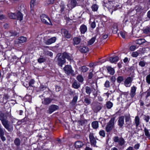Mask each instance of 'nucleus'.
<instances>
[{"label": "nucleus", "mask_w": 150, "mask_h": 150, "mask_svg": "<svg viewBox=\"0 0 150 150\" xmlns=\"http://www.w3.org/2000/svg\"><path fill=\"white\" fill-rule=\"evenodd\" d=\"M66 58L69 60L72 59L71 56L67 54H63L62 55H60L58 59V64L60 66L62 67V65L65 63V59Z\"/></svg>", "instance_id": "nucleus-1"}, {"label": "nucleus", "mask_w": 150, "mask_h": 150, "mask_svg": "<svg viewBox=\"0 0 150 150\" xmlns=\"http://www.w3.org/2000/svg\"><path fill=\"white\" fill-rule=\"evenodd\" d=\"M115 120V117H112L107 123L105 127V130L107 132H109L112 129L114 126Z\"/></svg>", "instance_id": "nucleus-2"}, {"label": "nucleus", "mask_w": 150, "mask_h": 150, "mask_svg": "<svg viewBox=\"0 0 150 150\" xmlns=\"http://www.w3.org/2000/svg\"><path fill=\"white\" fill-rule=\"evenodd\" d=\"M65 73L67 75H71L74 76V71L72 69L71 65H66L63 68Z\"/></svg>", "instance_id": "nucleus-3"}, {"label": "nucleus", "mask_w": 150, "mask_h": 150, "mask_svg": "<svg viewBox=\"0 0 150 150\" xmlns=\"http://www.w3.org/2000/svg\"><path fill=\"white\" fill-rule=\"evenodd\" d=\"M2 123L4 127L9 132H11L13 130V125L10 124L8 120H6L4 121H3Z\"/></svg>", "instance_id": "nucleus-4"}, {"label": "nucleus", "mask_w": 150, "mask_h": 150, "mask_svg": "<svg viewBox=\"0 0 150 150\" xmlns=\"http://www.w3.org/2000/svg\"><path fill=\"white\" fill-rule=\"evenodd\" d=\"M112 139L115 142L117 143L120 146H122L125 143V141L122 137H119L118 136H115Z\"/></svg>", "instance_id": "nucleus-5"}, {"label": "nucleus", "mask_w": 150, "mask_h": 150, "mask_svg": "<svg viewBox=\"0 0 150 150\" xmlns=\"http://www.w3.org/2000/svg\"><path fill=\"white\" fill-rule=\"evenodd\" d=\"M40 18L43 23L47 25H50L51 22L49 17L46 15L44 14L40 16Z\"/></svg>", "instance_id": "nucleus-6"}, {"label": "nucleus", "mask_w": 150, "mask_h": 150, "mask_svg": "<svg viewBox=\"0 0 150 150\" xmlns=\"http://www.w3.org/2000/svg\"><path fill=\"white\" fill-rule=\"evenodd\" d=\"M89 138L91 145L94 147H97V146L96 145V138L95 137L94 134L93 133H90Z\"/></svg>", "instance_id": "nucleus-7"}, {"label": "nucleus", "mask_w": 150, "mask_h": 150, "mask_svg": "<svg viewBox=\"0 0 150 150\" xmlns=\"http://www.w3.org/2000/svg\"><path fill=\"white\" fill-rule=\"evenodd\" d=\"M133 79V77H127L124 82V85L127 87H129L131 86V84Z\"/></svg>", "instance_id": "nucleus-8"}, {"label": "nucleus", "mask_w": 150, "mask_h": 150, "mask_svg": "<svg viewBox=\"0 0 150 150\" xmlns=\"http://www.w3.org/2000/svg\"><path fill=\"white\" fill-rule=\"evenodd\" d=\"M124 124V117L123 116H121L118 118L117 125L120 128H122Z\"/></svg>", "instance_id": "nucleus-9"}, {"label": "nucleus", "mask_w": 150, "mask_h": 150, "mask_svg": "<svg viewBox=\"0 0 150 150\" xmlns=\"http://www.w3.org/2000/svg\"><path fill=\"white\" fill-rule=\"evenodd\" d=\"M62 35L67 38H70L71 37V35L69 31L65 29H62L61 30Z\"/></svg>", "instance_id": "nucleus-10"}, {"label": "nucleus", "mask_w": 150, "mask_h": 150, "mask_svg": "<svg viewBox=\"0 0 150 150\" xmlns=\"http://www.w3.org/2000/svg\"><path fill=\"white\" fill-rule=\"evenodd\" d=\"M77 2L76 0H71L70 3L67 5L68 8L70 9H71L75 7L77 4Z\"/></svg>", "instance_id": "nucleus-11"}, {"label": "nucleus", "mask_w": 150, "mask_h": 150, "mask_svg": "<svg viewBox=\"0 0 150 150\" xmlns=\"http://www.w3.org/2000/svg\"><path fill=\"white\" fill-rule=\"evenodd\" d=\"M81 38L75 37L72 39V44L74 45H78L81 42Z\"/></svg>", "instance_id": "nucleus-12"}, {"label": "nucleus", "mask_w": 150, "mask_h": 150, "mask_svg": "<svg viewBox=\"0 0 150 150\" xmlns=\"http://www.w3.org/2000/svg\"><path fill=\"white\" fill-rule=\"evenodd\" d=\"M26 38L24 37H21L15 41V44H18L19 43H23L26 41Z\"/></svg>", "instance_id": "nucleus-13"}, {"label": "nucleus", "mask_w": 150, "mask_h": 150, "mask_svg": "<svg viewBox=\"0 0 150 150\" xmlns=\"http://www.w3.org/2000/svg\"><path fill=\"white\" fill-rule=\"evenodd\" d=\"M137 88L134 85L131 88L130 95L132 98H133L136 95Z\"/></svg>", "instance_id": "nucleus-14"}, {"label": "nucleus", "mask_w": 150, "mask_h": 150, "mask_svg": "<svg viewBox=\"0 0 150 150\" xmlns=\"http://www.w3.org/2000/svg\"><path fill=\"white\" fill-rule=\"evenodd\" d=\"M79 29L81 34H84L87 31V28L86 25L83 24L81 26Z\"/></svg>", "instance_id": "nucleus-15"}, {"label": "nucleus", "mask_w": 150, "mask_h": 150, "mask_svg": "<svg viewBox=\"0 0 150 150\" xmlns=\"http://www.w3.org/2000/svg\"><path fill=\"white\" fill-rule=\"evenodd\" d=\"M52 99L49 98H44L42 101V104L45 105H48L52 101Z\"/></svg>", "instance_id": "nucleus-16"}, {"label": "nucleus", "mask_w": 150, "mask_h": 150, "mask_svg": "<svg viewBox=\"0 0 150 150\" xmlns=\"http://www.w3.org/2000/svg\"><path fill=\"white\" fill-rule=\"evenodd\" d=\"M56 40V38L55 37L52 38L50 39H48L45 42V43L47 45H50L55 42Z\"/></svg>", "instance_id": "nucleus-17"}, {"label": "nucleus", "mask_w": 150, "mask_h": 150, "mask_svg": "<svg viewBox=\"0 0 150 150\" xmlns=\"http://www.w3.org/2000/svg\"><path fill=\"white\" fill-rule=\"evenodd\" d=\"M125 122L126 125V127L129 128L130 127V124L129 122L130 121L131 118L129 116H125Z\"/></svg>", "instance_id": "nucleus-18"}, {"label": "nucleus", "mask_w": 150, "mask_h": 150, "mask_svg": "<svg viewBox=\"0 0 150 150\" xmlns=\"http://www.w3.org/2000/svg\"><path fill=\"white\" fill-rule=\"evenodd\" d=\"M72 87L74 88L78 89L80 87V83L76 80H74L72 84Z\"/></svg>", "instance_id": "nucleus-19"}, {"label": "nucleus", "mask_w": 150, "mask_h": 150, "mask_svg": "<svg viewBox=\"0 0 150 150\" xmlns=\"http://www.w3.org/2000/svg\"><path fill=\"white\" fill-rule=\"evenodd\" d=\"M56 109V106L55 105H52L49 107V111L50 114H51Z\"/></svg>", "instance_id": "nucleus-20"}, {"label": "nucleus", "mask_w": 150, "mask_h": 150, "mask_svg": "<svg viewBox=\"0 0 150 150\" xmlns=\"http://www.w3.org/2000/svg\"><path fill=\"white\" fill-rule=\"evenodd\" d=\"M83 143L80 141H76L75 143V147L77 148H79L81 147L83 145Z\"/></svg>", "instance_id": "nucleus-21"}, {"label": "nucleus", "mask_w": 150, "mask_h": 150, "mask_svg": "<svg viewBox=\"0 0 150 150\" xmlns=\"http://www.w3.org/2000/svg\"><path fill=\"white\" fill-rule=\"evenodd\" d=\"M92 127L93 128L95 129H96L99 127L98 122V121H94L91 123Z\"/></svg>", "instance_id": "nucleus-22"}, {"label": "nucleus", "mask_w": 150, "mask_h": 150, "mask_svg": "<svg viewBox=\"0 0 150 150\" xmlns=\"http://www.w3.org/2000/svg\"><path fill=\"white\" fill-rule=\"evenodd\" d=\"M7 117L6 115H5L4 114L0 111V120L2 122L3 121H4L7 119Z\"/></svg>", "instance_id": "nucleus-23"}, {"label": "nucleus", "mask_w": 150, "mask_h": 150, "mask_svg": "<svg viewBox=\"0 0 150 150\" xmlns=\"http://www.w3.org/2000/svg\"><path fill=\"white\" fill-rule=\"evenodd\" d=\"M16 18L18 20L21 21L23 19V16L22 13L19 11H18L16 13Z\"/></svg>", "instance_id": "nucleus-24"}, {"label": "nucleus", "mask_w": 150, "mask_h": 150, "mask_svg": "<svg viewBox=\"0 0 150 150\" xmlns=\"http://www.w3.org/2000/svg\"><path fill=\"white\" fill-rule=\"evenodd\" d=\"M136 127L137 128L140 124V119L138 116L135 117L134 119Z\"/></svg>", "instance_id": "nucleus-25"}, {"label": "nucleus", "mask_w": 150, "mask_h": 150, "mask_svg": "<svg viewBox=\"0 0 150 150\" xmlns=\"http://www.w3.org/2000/svg\"><path fill=\"white\" fill-rule=\"evenodd\" d=\"M79 50L82 53H86L88 51L89 49L86 47H82L80 48Z\"/></svg>", "instance_id": "nucleus-26"}, {"label": "nucleus", "mask_w": 150, "mask_h": 150, "mask_svg": "<svg viewBox=\"0 0 150 150\" xmlns=\"http://www.w3.org/2000/svg\"><path fill=\"white\" fill-rule=\"evenodd\" d=\"M144 131L145 133V135L150 140V134L149 133V130L147 129L146 127H145L144 128Z\"/></svg>", "instance_id": "nucleus-27"}, {"label": "nucleus", "mask_w": 150, "mask_h": 150, "mask_svg": "<svg viewBox=\"0 0 150 150\" xmlns=\"http://www.w3.org/2000/svg\"><path fill=\"white\" fill-rule=\"evenodd\" d=\"M107 70L110 74L111 75H113L115 73L114 69L113 68H112L110 67H108L107 68Z\"/></svg>", "instance_id": "nucleus-28"}, {"label": "nucleus", "mask_w": 150, "mask_h": 150, "mask_svg": "<svg viewBox=\"0 0 150 150\" xmlns=\"http://www.w3.org/2000/svg\"><path fill=\"white\" fill-rule=\"evenodd\" d=\"M119 58L117 56H116L114 57H111L110 58V61L112 63H115L117 62Z\"/></svg>", "instance_id": "nucleus-29"}, {"label": "nucleus", "mask_w": 150, "mask_h": 150, "mask_svg": "<svg viewBox=\"0 0 150 150\" xmlns=\"http://www.w3.org/2000/svg\"><path fill=\"white\" fill-rule=\"evenodd\" d=\"M86 92L87 94L90 95L93 91L92 89L88 86H86L85 87Z\"/></svg>", "instance_id": "nucleus-30"}, {"label": "nucleus", "mask_w": 150, "mask_h": 150, "mask_svg": "<svg viewBox=\"0 0 150 150\" xmlns=\"http://www.w3.org/2000/svg\"><path fill=\"white\" fill-rule=\"evenodd\" d=\"M143 33L146 34L150 33V26H147L143 30Z\"/></svg>", "instance_id": "nucleus-31"}, {"label": "nucleus", "mask_w": 150, "mask_h": 150, "mask_svg": "<svg viewBox=\"0 0 150 150\" xmlns=\"http://www.w3.org/2000/svg\"><path fill=\"white\" fill-rule=\"evenodd\" d=\"M106 106L108 109H110L113 106V103L110 101H108L106 103Z\"/></svg>", "instance_id": "nucleus-32"}, {"label": "nucleus", "mask_w": 150, "mask_h": 150, "mask_svg": "<svg viewBox=\"0 0 150 150\" xmlns=\"http://www.w3.org/2000/svg\"><path fill=\"white\" fill-rule=\"evenodd\" d=\"M98 6L96 4L93 5L91 6L92 10L93 11H97L98 9Z\"/></svg>", "instance_id": "nucleus-33"}, {"label": "nucleus", "mask_w": 150, "mask_h": 150, "mask_svg": "<svg viewBox=\"0 0 150 150\" xmlns=\"http://www.w3.org/2000/svg\"><path fill=\"white\" fill-rule=\"evenodd\" d=\"M14 143L15 145L17 146H18L20 144V140L19 138H16L14 141Z\"/></svg>", "instance_id": "nucleus-34"}, {"label": "nucleus", "mask_w": 150, "mask_h": 150, "mask_svg": "<svg viewBox=\"0 0 150 150\" xmlns=\"http://www.w3.org/2000/svg\"><path fill=\"white\" fill-rule=\"evenodd\" d=\"M35 0H31L30 2V8L31 10H33L34 7L35 5Z\"/></svg>", "instance_id": "nucleus-35"}, {"label": "nucleus", "mask_w": 150, "mask_h": 150, "mask_svg": "<svg viewBox=\"0 0 150 150\" xmlns=\"http://www.w3.org/2000/svg\"><path fill=\"white\" fill-rule=\"evenodd\" d=\"M91 89L92 91L93 90L94 91H96L97 89V84L95 83H93L91 85Z\"/></svg>", "instance_id": "nucleus-36"}, {"label": "nucleus", "mask_w": 150, "mask_h": 150, "mask_svg": "<svg viewBox=\"0 0 150 150\" xmlns=\"http://www.w3.org/2000/svg\"><path fill=\"white\" fill-rule=\"evenodd\" d=\"M8 15L9 18H11L15 19L16 18V16L14 13H9Z\"/></svg>", "instance_id": "nucleus-37"}, {"label": "nucleus", "mask_w": 150, "mask_h": 150, "mask_svg": "<svg viewBox=\"0 0 150 150\" xmlns=\"http://www.w3.org/2000/svg\"><path fill=\"white\" fill-rule=\"evenodd\" d=\"M144 42V40L143 39H139L136 41V43L138 44H142Z\"/></svg>", "instance_id": "nucleus-38"}, {"label": "nucleus", "mask_w": 150, "mask_h": 150, "mask_svg": "<svg viewBox=\"0 0 150 150\" xmlns=\"http://www.w3.org/2000/svg\"><path fill=\"white\" fill-rule=\"evenodd\" d=\"M96 39V38L94 37L92 38L89 41H88V45H92L95 42Z\"/></svg>", "instance_id": "nucleus-39"}, {"label": "nucleus", "mask_w": 150, "mask_h": 150, "mask_svg": "<svg viewBox=\"0 0 150 150\" xmlns=\"http://www.w3.org/2000/svg\"><path fill=\"white\" fill-rule=\"evenodd\" d=\"M124 77L122 76H119L117 79V81L119 83H120L124 80Z\"/></svg>", "instance_id": "nucleus-40"}, {"label": "nucleus", "mask_w": 150, "mask_h": 150, "mask_svg": "<svg viewBox=\"0 0 150 150\" xmlns=\"http://www.w3.org/2000/svg\"><path fill=\"white\" fill-rule=\"evenodd\" d=\"M77 79L80 82H82L83 81V79L81 75H78L77 77Z\"/></svg>", "instance_id": "nucleus-41"}, {"label": "nucleus", "mask_w": 150, "mask_h": 150, "mask_svg": "<svg viewBox=\"0 0 150 150\" xmlns=\"http://www.w3.org/2000/svg\"><path fill=\"white\" fill-rule=\"evenodd\" d=\"M78 99V97L77 96H74L71 102V103L72 105H75L77 101V100Z\"/></svg>", "instance_id": "nucleus-42"}, {"label": "nucleus", "mask_w": 150, "mask_h": 150, "mask_svg": "<svg viewBox=\"0 0 150 150\" xmlns=\"http://www.w3.org/2000/svg\"><path fill=\"white\" fill-rule=\"evenodd\" d=\"M46 59L43 57H40L38 59V61L39 63H42L45 61Z\"/></svg>", "instance_id": "nucleus-43"}, {"label": "nucleus", "mask_w": 150, "mask_h": 150, "mask_svg": "<svg viewBox=\"0 0 150 150\" xmlns=\"http://www.w3.org/2000/svg\"><path fill=\"white\" fill-rule=\"evenodd\" d=\"M139 53L137 51L133 52L131 54V56L133 57H136L139 55Z\"/></svg>", "instance_id": "nucleus-44"}, {"label": "nucleus", "mask_w": 150, "mask_h": 150, "mask_svg": "<svg viewBox=\"0 0 150 150\" xmlns=\"http://www.w3.org/2000/svg\"><path fill=\"white\" fill-rule=\"evenodd\" d=\"M81 69L82 72H85L88 70V68L85 66H83L81 67Z\"/></svg>", "instance_id": "nucleus-45"}, {"label": "nucleus", "mask_w": 150, "mask_h": 150, "mask_svg": "<svg viewBox=\"0 0 150 150\" xmlns=\"http://www.w3.org/2000/svg\"><path fill=\"white\" fill-rule=\"evenodd\" d=\"M104 86L106 88H109L110 87V82L109 81H106L104 84Z\"/></svg>", "instance_id": "nucleus-46"}, {"label": "nucleus", "mask_w": 150, "mask_h": 150, "mask_svg": "<svg viewBox=\"0 0 150 150\" xmlns=\"http://www.w3.org/2000/svg\"><path fill=\"white\" fill-rule=\"evenodd\" d=\"M139 64L140 66L142 67H144L146 64V62L144 61H141L139 62Z\"/></svg>", "instance_id": "nucleus-47"}, {"label": "nucleus", "mask_w": 150, "mask_h": 150, "mask_svg": "<svg viewBox=\"0 0 150 150\" xmlns=\"http://www.w3.org/2000/svg\"><path fill=\"white\" fill-rule=\"evenodd\" d=\"M99 134L100 136H102L103 137H104L105 136V133L104 130H102L99 132Z\"/></svg>", "instance_id": "nucleus-48"}, {"label": "nucleus", "mask_w": 150, "mask_h": 150, "mask_svg": "<svg viewBox=\"0 0 150 150\" xmlns=\"http://www.w3.org/2000/svg\"><path fill=\"white\" fill-rule=\"evenodd\" d=\"M146 81L147 83L148 84H150V74L146 76Z\"/></svg>", "instance_id": "nucleus-49"}, {"label": "nucleus", "mask_w": 150, "mask_h": 150, "mask_svg": "<svg viewBox=\"0 0 150 150\" xmlns=\"http://www.w3.org/2000/svg\"><path fill=\"white\" fill-rule=\"evenodd\" d=\"M110 79L111 82L113 83H114L115 81V77L114 76H112L111 77Z\"/></svg>", "instance_id": "nucleus-50"}, {"label": "nucleus", "mask_w": 150, "mask_h": 150, "mask_svg": "<svg viewBox=\"0 0 150 150\" xmlns=\"http://www.w3.org/2000/svg\"><path fill=\"white\" fill-rule=\"evenodd\" d=\"M126 34V33L125 32L121 31L120 33L121 36L123 38H125Z\"/></svg>", "instance_id": "nucleus-51"}, {"label": "nucleus", "mask_w": 150, "mask_h": 150, "mask_svg": "<svg viewBox=\"0 0 150 150\" xmlns=\"http://www.w3.org/2000/svg\"><path fill=\"white\" fill-rule=\"evenodd\" d=\"M44 53L45 55H48L50 56H52L53 55V54L51 52L48 51L45 52Z\"/></svg>", "instance_id": "nucleus-52"}, {"label": "nucleus", "mask_w": 150, "mask_h": 150, "mask_svg": "<svg viewBox=\"0 0 150 150\" xmlns=\"http://www.w3.org/2000/svg\"><path fill=\"white\" fill-rule=\"evenodd\" d=\"M84 102L88 104L91 103L90 99L87 98H85L84 99Z\"/></svg>", "instance_id": "nucleus-53"}, {"label": "nucleus", "mask_w": 150, "mask_h": 150, "mask_svg": "<svg viewBox=\"0 0 150 150\" xmlns=\"http://www.w3.org/2000/svg\"><path fill=\"white\" fill-rule=\"evenodd\" d=\"M101 108V107L100 105H98L95 108V111L96 112H98L100 110Z\"/></svg>", "instance_id": "nucleus-54"}, {"label": "nucleus", "mask_w": 150, "mask_h": 150, "mask_svg": "<svg viewBox=\"0 0 150 150\" xmlns=\"http://www.w3.org/2000/svg\"><path fill=\"white\" fill-rule=\"evenodd\" d=\"M4 132L2 128L0 126V135H4Z\"/></svg>", "instance_id": "nucleus-55"}, {"label": "nucleus", "mask_w": 150, "mask_h": 150, "mask_svg": "<svg viewBox=\"0 0 150 150\" xmlns=\"http://www.w3.org/2000/svg\"><path fill=\"white\" fill-rule=\"evenodd\" d=\"M136 49V47L134 45L131 46L129 48L130 50L131 51H134Z\"/></svg>", "instance_id": "nucleus-56"}, {"label": "nucleus", "mask_w": 150, "mask_h": 150, "mask_svg": "<svg viewBox=\"0 0 150 150\" xmlns=\"http://www.w3.org/2000/svg\"><path fill=\"white\" fill-rule=\"evenodd\" d=\"M150 117L148 115L145 116L144 120L146 122H148L149 121V119Z\"/></svg>", "instance_id": "nucleus-57"}, {"label": "nucleus", "mask_w": 150, "mask_h": 150, "mask_svg": "<svg viewBox=\"0 0 150 150\" xmlns=\"http://www.w3.org/2000/svg\"><path fill=\"white\" fill-rule=\"evenodd\" d=\"M96 26V23L95 22L93 21L91 24V27L93 28H95Z\"/></svg>", "instance_id": "nucleus-58"}, {"label": "nucleus", "mask_w": 150, "mask_h": 150, "mask_svg": "<svg viewBox=\"0 0 150 150\" xmlns=\"http://www.w3.org/2000/svg\"><path fill=\"white\" fill-rule=\"evenodd\" d=\"M140 146L139 144H137L134 145V148L136 149H139Z\"/></svg>", "instance_id": "nucleus-59"}, {"label": "nucleus", "mask_w": 150, "mask_h": 150, "mask_svg": "<svg viewBox=\"0 0 150 150\" xmlns=\"http://www.w3.org/2000/svg\"><path fill=\"white\" fill-rule=\"evenodd\" d=\"M34 82H35V81L34 80H33V79L31 80L30 81L29 83V86H32V84H34Z\"/></svg>", "instance_id": "nucleus-60"}, {"label": "nucleus", "mask_w": 150, "mask_h": 150, "mask_svg": "<svg viewBox=\"0 0 150 150\" xmlns=\"http://www.w3.org/2000/svg\"><path fill=\"white\" fill-rule=\"evenodd\" d=\"M4 135H0V137L1 140L3 141H5L6 140V138L4 136Z\"/></svg>", "instance_id": "nucleus-61"}, {"label": "nucleus", "mask_w": 150, "mask_h": 150, "mask_svg": "<svg viewBox=\"0 0 150 150\" xmlns=\"http://www.w3.org/2000/svg\"><path fill=\"white\" fill-rule=\"evenodd\" d=\"M54 2V0H48L47 1L48 4H52Z\"/></svg>", "instance_id": "nucleus-62"}, {"label": "nucleus", "mask_w": 150, "mask_h": 150, "mask_svg": "<svg viewBox=\"0 0 150 150\" xmlns=\"http://www.w3.org/2000/svg\"><path fill=\"white\" fill-rule=\"evenodd\" d=\"M93 76V74L91 72H90L89 73L88 78V79H90L92 78Z\"/></svg>", "instance_id": "nucleus-63"}, {"label": "nucleus", "mask_w": 150, "mask_h": 150, "mask_svg": "<svg viewBox=\"0 0 150 150\" xmlns=\"http://www.w3.org/2000/svg\"><path fill=\"white\" fill-rule=\"evenodd\" d=\"M84 150H93V149L91 148L86 146Z\"/></svg>", "instance_id": "nucleus-64"}]
</instances>
